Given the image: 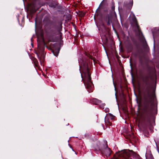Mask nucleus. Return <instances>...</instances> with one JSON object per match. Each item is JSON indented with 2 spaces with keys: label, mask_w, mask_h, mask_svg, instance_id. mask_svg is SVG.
I'll return each instance as SVG.
<instances>
[{
  "label": "nucleus",
  "mask_w": 159,
  "mask_h": 159,
  "mask_svg": "<svg viewBox=\"0 0 159 159\" xmlns=\"http://www.w3.org/2000/svg\"><path fill=\"white\" fill-rule=\"evenodd\" d=\"M79 63L80 69L82 71L84 76L83 79L82 75H81L84 84L88 89V91L89 93L92 92L93 90L94 87L91 81L89 72V69L92 65L91 63L89 62L88 63L87 60H84L83 58H80Z\"/></svg>",
  "instance_id": "1"
},
{
  "label": "nucleus",
  "mask_w": 159,
  "mask_h": 159,
  "mask_svg": "<svg viewBox=\"0 0 159 159\" xmlns=\"http://www.w3.org/2000/svg\"><path fill=\"white\" fill-rule=\"evenodd\" d=\"M94 150L97 151H100L101 152H103L107 156H109L111 154V151L110 149L107 147L104 149V151H103L102 149L100 148V147L98 146H95L94 148Z\"/></svg>",
  "instance_id": "2"
},
{
  "label": "nucleus",
  "mask_w": 159,
  "mask_h": 159,
  "mask_svg": "<svg viewBox=\"0 0 159 159\" xmlns=\"http://www.w3.org/2000/svg\"><path fill=\"white\" fill-rule=\"evenodd\" d=\"M133 17H132L131 21V24L133 25L136 30L139 31L140 28L139 25H138L136 18L134 14H133Z\"/></svg>",
  "instance_id": "3"
},
{
  "label": "nucleus",
  "mask_w": 159,
  "mask_h": 159,
  "mask_svg": "<svg viewBox=\"0 0 159 159\" xmlns=\"http://www.w3.org/2000/svg\"><path fill=\"white\" fill-rule=\"evenodd\" d=\"M112 18L113 17L111 14L108 15L105 18L104 20L107 22L108 25H111Z\"/></svg>",
  "instance_id": "4"
},
{
  "label": "nucleus",
  "mask_w": 159,
  "mask_h": 159,
  "mask_svg": "<svg viewBox=\"0 0 159 159\" xmlns=\"http://www.w3.org/2000/svg\"><path fill=\"white\" fill-rule=\"evenodd\" d=\"M120 157H123L125 158H126L129 156V154L126 150L121 152L120 154Z\"/></svg>",
  "instance_id": "5"
},
{
  "label": "nucleus",
  "mask_w": 159,
  "mask_h": 159,
  "mask_svg": "<svg viewBox=\"0 0 159 159\" xmlns=\"http://www.w3.org/2000/svg\"><path fill=\"white\" fill-rule=\"evenodd\" d=\"M91 102L96 105H99L101 103V101L96 98H93L91 100Z\"/></svg>",
  "instance_id": "6"
},
{
  "label": "nucleus",
  "mask_w": 159,
  "mask_h": 159,
  "mask_svg": "<svg viewBox=\"0 0 159 159\" xmlns=\"http://www.w3.org/2000/svg\"><path fill=\"white\" fill-rule=\"evenodd\" d=\"M62 22H60L58 23V25L56 26V29L60 33V31H61L62 29Z\"/></svg>",
  "instance_id": "7"
},
{
  "label": "nucleus",
  "mask_w": 159,
  "mask_h": 159,
  "mask_svg": "<svg viewBox=\"0 0 159 159\" xmlns=\"http://www.w3.org/2000/svg\"><path fill=\"white\" fill-rule=\"evenodd\" d=\"M105 122L107 125H111L110 120L107 116L105 117Z\"/></svg>",
  "instance_id": "8"
},
{
  "label": "nucleus",
  "mask_w": 159,
  "mask_h": 159,
  "mask_svg": "<svg viewBox=\"0 0 159 159\" xmlns=\"http://www.w3.org/2000/svg\"><path fill=\"white\" fill-rule=\"evenodd\" d=\"M95 14L98 17H101L102 14L100 13V12L99 11V7L96 10Z\"/></svg>",
  "instance_id": "9"
},
{
  "label": "nucleus",
  "mask_w": 159,
  "mask_h": 159,
  "mask_svg": "<svg viewBox=\"0 0 159 159\" xmlns=\"http://www.w3.org/2000/svg\"><path fill=\"white\" fill-rule=\"evenodd\" d=\"M107 117L110 120H113L115 116H113L110 113H108L107 116Z\"/></svg>",
  "instance_id": "10"
},
{
  "label": "nucleus",
  "mask_w": 159,
  "mask_h": 159,
  "mask_svg": "<svg viewBox=\"0 0 159 159\" xmlns=\"http://www.w3.org/2000/svg\"><path fill=\"white\" fill-rule=\"evenodd\" d=\"M148 77L147 76H146L143 79V81L147 85L148 84Z\"/></svg>",
  "instance_id": "11"
},
{
  "label": "nucleus",
  "mask_w": 159,
  "mask_h": 159,
  "mask_svg": "<svg viewBox=\"0 0 159 159\" xmlns=\"http://www.w3.org/2000/svg\"><path fill=\"white\" fill-rule=\"evenodd\" d=\"M86 56L89 57L91 59H93L92 57V53H86Z\"/></svg>",
  "instance_id": "12"
},
{
  "label": "nucleus",
  "mask_w": 159,
  "mask_h": 159,
  "mask_svg": "<svg viewBox=\"0 0 159 159\" xmlns=\"http://www.w3.org/2000/svg\"><path fill=\"white\" fill-rule=\"evenodd\" d=\"M105 106V104L102 103V104H101L100 105V107L101 108L104 109Z\"/></svg>",
  "instance_id": "13"
},
{
  "label": "nucleus",
  "mask_w": 159,
  "mask_h": 159,
  "mask_svg": "<svg viewBox=\"0 0 159 159\" xmlns=\"http://www.w3.org/2000/svg\"><path fill=\"white\" fill-rule=\"evenodd\" d=\"M105 111L106 112H108L109 111V109L108 108H106L105 109Z\"/></svg>",
  "instance_id": "14"
},
{
  "label": "nucleus",
  "mask_w": 159,
  "mask_h": 159,
  "mask_svg": "<svg viewBox=\"0 0 159 159\" xmlns=\"http://www.w3.org/2000/svg\"><path fill=\"white\" fill-rule=\"evenodd\" d=\"M49 6L50 7H55V6L54 5H53L52 4H51V3H49Z\"/></svg>",
  "instance_id": "15"
},
{
  "label": "nucleus",
  "mask_w": 159,
  "mask_h": 159,
  "mask_svg": "<svg viewBox=\"0 0 159 159\" xmlns=\"http://www.w3.org/2000/svg\"><path fill=\"white\" fill-rule=\"evenodd\" d=\"M38 48L39 49H41V47L40 46H39V44H38Z\"/></svg>",
  "instance_id": "16"
},
{
  "label": "nucleus",
  "mask_w": 159,
  "mask_h": 159,
  "mask_svg": "<svg viewBox=\"0 0 159 159\" xmlns=\"http://www.w3.org/2000/svg\"><path fill=\"white\" fill-rule=\"evenodd\" d=\"M54 55L56 56H57V55H58V52H57V54L56 55H55L54 53Z\"/></svg>",
  "instance_id": "17"
},
{
  "label": "nucleus",
  "mask_w": 159,
  "mask_h": 159,
  "mask_svg": "<svg viewBox=\"0 0 159 159\" xmlns=\"http://www.w3.org/2000/svg\"><path fill=\"white\" fill-rule=\"evenodd\" d=\"M112 10H114V7H112Z\"/></svg>",
  "instance_id": "18"
},
{
  "label": "nucleus",
  "mask_w": 159,
  "mask_h": 159,
  "mask_svg": "<svg viewBox=\"0 0 159 159\" xmlns=\"http://www.w3.org/2000/svg\"><path fill=\"white\" fill-rule=\"evenodd\" d=\"M148 93H149V91L148 90Z\"/></svg>",
  "instance_id": "19"
},
{
  "label": "nucleus",
  "mask_w": 159,
  "mask_h": 159,
  "mask_svg": "<svg viewBox=\"0 0 159 159\" xmlns=\"http://www.w3.org/2000/svg\"><path fill=\"white\" fill-rule=\"evenodd\" d=\"M147 89H148V86H147Z\"/></svg>",
  "instance_id": "20"
},
{
  "label": "nucleus",
  "mask_w": 159,
  "mask_h": 159,
  "mask_svg": "<svg viewBox=\"0 0 159 159\" xmlns=\"http://www.w3.org/2000/svg\"><path fill=\"white\" fill-rule=\"evenodd\" d=\"M32 38L31 39V40L32 41Z\"/></svg>",
  "instance_id": "21"
},
{
  "label": "nucleus",
  "mask_w": 159,
  "mask_h": 159,
  "mask_svg": "<svg viewBox=\"0 0 159 159\" xmlns=\"http://www.w3.org/2000/svg\"><path fill=\"white\" fill-rule=\"evenodd\" d=\"M35 65H36V63H35Z\"/></svg>",
  "instance_id": "22"
},
{
  "label": "nucleus",
  "mask_w": 159,
  "mask_h": 159,
  "mask_svg": "<svg viewBox=\"0 0 159 159\" xmlns=\"http://www.w3.org/2000/svg\"><path fill=\"white\" fill-rule=\"evenodd\" d=\"M35 65H36V63H35Z\"/></svg>",
  "instance_id": "23"
},
{
  "label": "nucleus",
  "mask_w": 159,
  "mask_h": 159,
  "mask_svg": "<svg viewBox=\"0 0 159 159\" xmlns=\"http://www.w3.org/2000/svg\"><path fill=\"white\" fill-rule=\"evenodd\" d=\"M93 59V60H94V59Z\"/></svg>",
  "instance_id": "24"
}]
</instances>
